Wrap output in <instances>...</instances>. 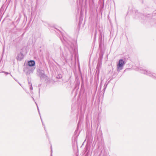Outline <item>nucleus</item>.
<instances>
[{"label": "nucleus", "mask_w": 156, "mask_h": 156, "mask_svg": "<svg viewBox=\"0 0 156 156\" xmlns=\"http://www.w3.org/2000/svg\"><path fill=\"white\" fill-rule=\"evenodd\" d=\"M124 64V62L123 61L122 59H120L117 66L118 69L119 70L122 69Z\"/></svg>", "instance_id": "1"}, {"label": "nucleus", "mask_w": 156, "mask_h": 156, "mask_svg": "<svg viewBox=\"0 0 156 156\" xmlns=\"http://www.w3.org/2000/svg\"><path fill=\"white\" fill-rule=\"evenodd\" d=\"M35 62L34 61L31 60L28 62V65L30 66H32L35 65Z\"/></svg>", "instance_id": "2"}]
</instances>
